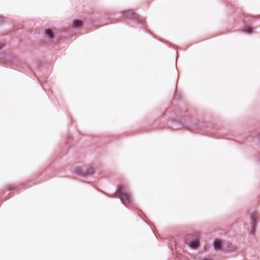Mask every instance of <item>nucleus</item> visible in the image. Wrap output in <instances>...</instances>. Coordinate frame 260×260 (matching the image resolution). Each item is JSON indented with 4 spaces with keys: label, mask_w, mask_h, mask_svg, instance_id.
<instances>
[{
    "label": "nucleus",
    "mask_w": 260,
    "mask_h": 260,
    "mask_svg": "<svg viewBox=\"0 0 260 260\" xmlns=\"http://www.w3.org/2000/svg\"><path fill=\"white\" fill-rule=\"evenodd\" d=\"M82 25V22L80 20H75L73 21L72 26L74 28H80Z\"/></svg>",
    "instance_id": "obj_7"
},
{
    "label": "nucleus",
    "mask_w": 260,
    "mask_h": 260,
    "mask_svg": "<svg viewBox=\"0 0 260 260\" xmlns=\"http://www.w3.org/2000/svg\"><path fill=\"white\" fill-rule=\"evenodd\" d=\"M122 16L126 19H135L140 23H142L143 22L142 18L136 14L133 10H128L123 12Z\"/></svg>",
    "instance_id": "obj_3"
},
{
    "label": "nucleus",
    "mask_w": 260,
    "mask_h": 260,
    "mask_svg": "<svg viewBox=\"0 0 260 260\" xmlns=\"http://www.w3.org/2000/svg\"><path fill=\"white\" fill-rule=\"evenodd\" d=\"M258 217V215L255 212H253L250 216L251 219V229H250V234L252 235H254L255 234V229L256 225V219Z\"/></svg>",
    "instance_id": "obj_4"
},
{
    "label": "nucleus",
    "mask_w": 260,
    "mask_h": 260,
    "mask_svg": "<svg viewBox=\"0 0 260 260\" xmlns=\"http://www.w3.org/2000/svg\"><path fill=\"white\" fill-rule=\"evenodd\" d=\"M128 192L127 188L123 185H121L118 187L116 193L113 197L120 199L121 202L125 206L129 207L133 203V199Z\"/></svg>",
    "instance_id": "obj_1"
},
{
    "label": "nucleus",
    "mask_w": 260,
    "mask_h": 260,
    "mask_svg": "<svg viewBox=\"0 0 260 260\" xmlns=\"http://www.w3.org/2000/svg\"><path fill=\"white\" fill-rule=\"evenodd\" d=\"M252 27L250 26H246L244 29V31L246 33L249 34L252 31Z\"/></svg>",
    "instance_id": "obj_9"
},
{
    "label": "nucleus",
    "mask_w": 260,
    "mask_h": 260,
    "mask_svg": "<svg viewBox=\"0 0 260 260\" xmlns=\"http://www.w3.org/2000/svg\"><path fill=\"white\" fill-rule=\"evenodd\" d=\"M222 243L220 240L216 239L214 242L213 246L216 250H219L221 249Z\"/></svg>",
    "instance_id": "obj_6"
},
{
    "label": "nucleus",
    "mask_w": 260,
    "mask_h": 260,
    "mask_svg": "<svg viewBox=\"0 0 260 260\" xmlns=\"http://www.w3.org/2000/svg\"><path fill=\"white\" fill-rule=\"evenodd\" d=\"M5 47V44L4 43H0V50L3 49Z\"/></svg>",
    "instance_id": "obj_10"
},
{
    "label": "nucleus",
    "mask_w": 260,
    "mask_h": 260,
    "mask_svg": "<svg viewBox=\"0 0 260 260\" xmlns=\"http://www.w3.org/2000/svg\"><path fill=\"white\" fill-rule=\"evenodd\" d=\"M200 244V235L199 234L196 233L194 238L191 240L188 244L189 246L192 248H197Z\"/></svg>",
    "instance_id": "obj_5"
},
{
    "label": "nucleus",
    "mask_w": 260,
    "mask_h": 260,
    "mask_svg": "<svg viewBox=\"0 0 260 260\" xmlns=\"http://www.w3.org/2000/svg\"><path fill=\"white\" fill-rule=\"evenodd\" d=\"M45 34L46 36L49 38V39H53L54 38V35L52 31L50 29H47L45 30Z\"/></svg>",
    "instance_id": "obj_8"
},
{
    "label": "nucleus",
    "mask_w": 260,
    "mask_h": 260,
    "mask_svg": "<svg viewBox=\"0 0 260 260\" xmlns=\"http://www.w3.org/2000/svg\"><path fill=\"white\" fill-rule=\"evenodd\" d=\"M74 172L77 175L82 177L91 176L94 173V169L91 167L83 169L77 168L75 170Z\"/></svg>",
    "instance_id": "obj_2"
}]
</instances>
